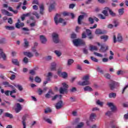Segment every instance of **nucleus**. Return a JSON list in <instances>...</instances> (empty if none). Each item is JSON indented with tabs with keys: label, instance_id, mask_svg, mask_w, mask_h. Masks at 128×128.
I'll list each match as a JSON object with an SVG mask.
<instances>
[{
	"label": "nucleus",
	"instance_id": "obj_30",
	"mask_svg": "<svg viewBox=\"0 0 128 128\" xmlns=\"http://www.w3.org/2000/svg\"><path fill=\"white\" fill-rule=\"evenodd\" d=\"M24 54L28 56V58H32L34 56V54L30 52H24Z\"/></svg>",
	"mask_w": 128,
	"mask_h": 128
},
{
	"label": "nucleus",
	"instance_id": "obj_63",
	"mask_svg": "<svg viewBox=\"0 0 128 128\" xmlns=\"http://www.w3.org/2000/svg\"><path fill=\"white\" fill-rule=\"evenodd\" d=\"M76 38V34H71V38H72L73 40H74Z\"/></svg>",
	"mask_w": 128,
	"mask_h": 128
},
{
	"label": "nucleus",
	"instance_id": "obj_24",
	"mask_svg": "<svg viewBox=\"0 0 128 128\" xmlns=\"http://www.w3.org/2000/svg\"><path fill=\"white\" fill-rule=\"evenodd\" d=\"M95 34H104V32H102L100 28H97L95 31Z\"/></svg>",
	"mask_w": 128,
	"mask_h": 128
},
{
	"label": "nucleus",
	"instance_id": "obj_56",
	"mask_svg": "<svg viewBox=\"0 0 128 128\" xmlns=\"http://www.w3.org/2000/svg\"><path fill=\"white\" fill-rule=\"evenodd\" d=\"M86 32L87 36H90V34H92V31L90 30V29H86Z\"/></svg>",
	"mask_w": 128,
	"mask_h": 128
},
{
	"label": "nucleus",
	"instance_id": "obj_54",
	"mask_svg": "<svg viewBox=\"0 0 128 128\" xmlns=\"http://www.w3.org/2000/svg\"><path fill=\"white\" fill-rule=\"evenodd\" d=\"M90 58L92 60L93 62H98V60L96 59V58L94 56H91Z\"/></svg>",
	"mask_w": 128,
	"mask_h": 128
},
{
	"label": "nucleus",
	"instance_id": "obj_21",
	"mask_svg": "<svg viewBox=\"0 0 128 128\" xmlns=\"http://www.w3.org/2000/svg\"><path fill=\"white\" fill-rule=\"evenodd\" d=\"M96 114L94 113H92L90 116V120L94 122V120H96Z\"/></svg>",
	"mask_w": 128,
	"mask_h": 128
},
{
	"label": "nucleus",
	"instance_id": "obj_12",
	"mask_svg": "<svg viewBox=\"0 0 128 128\" xmlns=\"http://www.w3.org/2000/svg\"><path fill=\"white\" fill-rule=\"evenodd\" d=\"M108 50V46L106 45H101L100 52H106Z\"/></svg>",
	"mask_w": 128,
	"mask_h": 128
},
{
	"label": "nucleus",
	"instance_id": "obj_64",
	"mask_svg": "<svg viewBox=\"0 0 128 128\" xmlns=\"http://www.w3.org/2000/svg\"><path fill=\"white\" fill-rule=\"evenodd\" d=\"M15 26H16V28H20V23L16 22V24Z\"/></svg>",
	"mask_w": 128,
	"mask_h": 128
},
{
	"label": "nucleus",
	"instance_id": "obj_31",
	"mask_svg": "<svg viewBox=\"0 0 128 128\" xmlns=\"http://www.w3.org/2000/svg\"><path fill=\"white\" fill-rule=\"evenodd\" d=\"M4 116L6 118H14V116L9 112H5Z\"/></svg>",
	"mask_w": 128,
	"mask_h": 128
},
{
	"label": "nucleus",
	"instance_id": "obj_41",
	"mask_svg": "<svg viewBox=\"0 0 128 128\" xmlns=\"http://www.w3.org/2000/svg\"><path fill=\"white\" fill-rule=\"evenodd\" d=\"M35 82H38V84H40V82H42V79L40 77L36 76L35 78Z\"/></svg>",
	"mask_w": 128,
	"mask_h": 128
},
{
	"label": "nucleus",
	"instance_id": "obj_3",
	"mask_svg": "<svg viewBox=\"0 0 128 128\" xmlns=\"http://www.w3.org/2000/svg\"><path fill=\"white\" fill-rule=\"evenodd\" d=\"M62 86L63 87L60 88L59 92L60 94H64V92H68V85L64 82L62 84Z\"/></svg>",
	"mask_w": 128,
	"mask_h": 128
},
{
	"label": "nucleus",
	"instance_id": "obj_33",
	"mask_svg": "<svg viewBox=\"0 0 128 128\" xmlns=\"http://www.w3.org/2000/svg\"><path fill=\"white\" fill-rule=\"evenodd\" d=\"M54 52L58 58H60V56H62V52H60V50H55Z\"/></svg>",
	"mask_w": 128,
	"mask_h": 128
},
{
	"label": "nucleus",
	"instance_id": "obj_11",
	"mask_svg": "<svg viewBox=\"0 0 128 128\" xmlns=\"http://www.w3.org/2000/svg\"><path fill=\"white\" fill-rule=\"evenodd\" d=\"M53 94H54L52 92V89H50L49 90L48 92L46 94L45 98H51L52 96H53Z\"/></svg>",
	"mask_w": 128,
	"mask_h": 128
},
{
	"label": "nucleus",
	"instance_id": "obj_1",
	"mask_svg": "<svg viewBox=\"0 0 128 128\" xmlns=\"http://www.w3.org/2000/svg\"><path fill=\"white\" fill-rule=\"evenodd\" d=\"M72 42L75 46H84L86 42L81 39H74Z\"/></svg>",
	"mask_w": 128,
	"mask_h": 128
},
{
	"label": "nucleus",
	"instance_id": "obj_5",
	"mask_svg": "<svg viewBox=\"0 0 128 128\" xmlns=\"http://www.w3.org/2000/svg\"><path fill=\"white\" fill-rule=\"evenodd\" d=\"M116 82L114 80H110L108 83V86L110 90H114L116 88Z\"/></svg>",
	"mask_w": 128,
	"mask_h": 128
},
{
	"label": "nucleus",
	"instance_id": "obj_57",
	"mask_svg": "<svg viewBox=\"0 0 128 128\" xmlns=\"http://www.w3.org/2000/svg\"><path fill=\"white\" fill-rule=\"evenodd\" d=\"M30 74H32V76H34V74H36V70L34 69V70H30Z\"/></svg>",
	"mask_w": 128,
	"mask_h": 128
},
{
	"label": "nucleus",
	"instance_id": "obj_4",
	"mask_svg": "<svg viewBox=\"0 0 128 128\" xmlns=\"http://www.w3.org/2000/svg\"><path fill=\"white\" fill-rule=\"evenodd\" d=\"M52 40L54 44H58L60 42V38H58V34L54 32L52 34Z\"/></svg>",
	"mask_w": 128,
	"mask_h": 128
},
{
	"label": "nucleus",
	"instance_id": "obj_13",
	"mask_svg": "<svg viewBox=\"0 0 128 128\" xmlns=\"http://www.w3.org/2000/svg\"><path fill=\"white\" fill-rule=\"evenodd\" d=\"M2 84H3V86H5L6 88V87L10 88H12V90H14V87L12 85H10V82H3Z\"/></svg>",
	"mask_w": 128,
	"mask_h": 128
},
{
	"label": "nucleus",
	"instance_id": "obj_61",
	"mask_svg": "<svg viewBox=\"0 0 128 128\" xmlns=\"http://www.w3.org/2000/svg\"><path fill=\"white\" fill-rule=\"evenodd\" d=\"M5 102L7 104V105H6V108H10L11 103L10 102H8V101H5Z\"/></svg>",
	"mask_w": 128,
	"mask_h": 128
},
{
	"label": "nucleus",
	"instance_id": "obj_16",
	"mask_svg": "<svg viewBox=\"0 0 128 128\" xmlns=\"http://www.w3.org/2000/svg\"><path fill=\"white\" fill-rule=\"evenodd\" d=\"M0 56L1 58H3L4 60H6V54L4 52V50L2 48H0Z\"/></svg>",
	"mask_w": 128,
	"mask_h": 128
},
{
	"label": "nucleus",
	"instance_id": "obj_35",
	"mask_svg": "<svg viewBox=\"0 0 128 128\" xmlns=\"http://www.w3.org/2000/svg\"><path fill=\"white\" fill-rule=\"evenodd\" d=\"M5 28L8 30H14V26H5Z\"/></svg>",
	"mask_w": 128,
	"mask_h": 128
},
{
	"label": "nucleus",
	"instance_id": "obj_39",
	"mask_svg": "<svg viewBox=\"0 0 128 128\" xmlns=\"http://www.w3.org/2000/svg\"><path fill=\"white\" fill-rule=\"evenodd\" d=\"M62 95L56 94L52 98V100H56V98H59L60 99V98H62Z\"/></svg>",
	"mask_w": 128,
	"mask_h": 128
},
{
	"label": "nucleus",
	"instance_id": "obj_52",
	"mask_svg": "<svg viewBox=\"0 0 128 128\" xmlns=\"http://www.w3.org/2000/svg\"><path fill=\"white\" fill-rule=\"evenodd\" d=\"M97 72H98L100 74H104V70L100 67L97 68Z\"/></svg>",
	"mask_w": 128,
	"mask_h": 128
},
{
	"label": "nucleus",
	"instance_id": "obj_17",
	"mask_svg": "<svg viewBox=\"0 0 128 128\" xmlns=\"http://www.w3.org/2000/svg\"><path fill=\"white\" fill-rule=\"evenodd\" d=\"M107 106H108L109 108H110V110H112V112H114V110L116 108V106L114 105V104L112 102L107 103Z\"/></svg>",
	"mask_w": 128,
	"mask_h": 128
},
{
	"label": "nucleus",
	"instance_id": "obj_2",
	"mask_svg": "<svg viewBox=\"0 0 128 128\" xmlns=\"http://www.w3.org/2000/svg\"><path fill=\"white\" fill-rule=\"evenodd\" d=\"M54 20L56 24H58V22L62 24V22H64V20L60 18V14H56L54 18Z\"/></svg>",
	"mask_w": 128,
	"mask_h": 128
},
{
	"label": "nucleus",
	"instance_id": "obj_15",
	"mask_svg": "<svg viewBox=\"0 0 128 128\" xmlns=\"http://www.w3.org/2000/svg\"><path fill=\"white\" fill-rule=\"evenodd\" d=\"M104 10H108L109 14L110 15H111L112 16H116V14L112 12V9H110L108 7H106Z\"/></svg>",
	"mask_w": 128,
	"mask_h": 128
},
{
	"label": "nucleus",
	"instance_id": "obj_8",
	"mask_svg": "<svg viewBox=\"0 0 128 128\" xmlns=\"http://www.w3.org/2000/svg\"><path fill=\"white\" fill-rule=\"evenodd\" d=\"M1 12L2 14L8 16H12V14H11L10 12H8V11L4 9L1 10Z\"/></svg>",
	"mask_w": 128,
	"mask_h": 128
},
{
	"label": "nucleus",
	"instance_id": "obj_7",
	"mask_svg": "<svg viewBox=\"0 0 128 128\" xmlns=\"http://www.w3.org/2000/svg\"><path fill=\"white\" fill-rule=\"evenodd\" d=\"M16 106L15 112L16 114H18V112H20L22 110V105L20 104V103H16Z\"/></svg>",
	"mask_w": 128,
	"mask_h": 128
},
{
	"label": "nucleus",
	"instance_id": "obj_46",
	"mask_svg": "<svg viewBox=\"0 0 128 128\" xmlns=\"http://www.w3.org/2000/svg\"><path fill=\"white\" fill-rule=\"evenodd\" d=\"M84 124L82 122H80L76 127V128H82L84 126Z\"/></svg>",
	"mask_w": 128,
	"mask_h": 128
},
{
	"label": "nucleus",
	"instance_id": "obj_36",
	"mask_svg": "<svg viewBox=\"0 0 128 128\" xmlns=\"http://www.w3.org/2000/svg\"><path fill=\"white\" fill-rule=\"evenodd\" d=\"M74 60L72 59H69L68 60V62H67V66H72V64H74Z\"/></svg>",
	"mask_w": 128,
	"mask_h": 128
},
{
	"label": "nucleus",
	"instance_id": "obj_14",
	"mask_svg": "<svg viewBox=\"0 0 128 128\" xmlns=\"http://www.w3.org/2000/svg\"><path fill=\"white\" fill-rule=\"evenodd\" d=\"M58 74H59V76H61L63 78H68V73L65 72H62L60 70H58Z\"/></svg>",
	"mask_w": 128,
	"mask_h": 128
},
{
	"label": "nucleus",
	"instance_id": "obj_25",
	"mask_svg": "<svg viewBox=\"0 0 128 128\" xmlns=\"http://www.w3.org/2000/svg\"><path fill=\"white\" fill-rule=\"evenodd\" d=\"M12 63L13 64H14L15 66H20V62H18V59H12Z\"/></svg>",
	"mask_w": 128,
	"mask_h": 128
},
{
	"label": "nucleus",
	"instance_id": "obj_19",
	"mask_svg": "<svg viewBox=\"0 0 128 128\" xmlns=\"http://www.w3.org/2000/svg\"><path fill=\"white\" fill-rule=\"evenodd\" d=\"M56 110H60V108H62V101L58 102L56 105Z\"/></svg>",
	"mask_w": 128,
	"mask_h": 128
},
{
	"label": "nucleus",
	"instance_id": "obj_29",
	"mask_svg": "<svg viewBox=\"0 0 128 128\" xmlns=\"http://www.w3.org/2000/svg\"><path fill=\"white\" fill-rule=\"evenodd\" d=\"M46 78H46L47 80L48 81L50 80V78H52V73L51 72H48Z\"/></svg>",
	"mask_w": 128,
	"mask_h": 128
},
{
	"label": "nucleus",
	"instance_id": "obj_53",
	"mask_svg": "<svg viewBox=\"0 0 128 128\" xmlns=\"http://www.w3.org/2000/svg\"><path fill=\"white\" fill-rule=\"evenodd\" d=\"M23 62L24 64H28V58L26 57H24L23 59Z\"/></svg>",
	"mask_w": 128,
	"mask_h": 128
},
{
	"label": "nucleus",
	"instance_id": "obj_59",
	"mask_svg": "<svg viewBox=\"0 0 128 128\" xmlns=\"http://www.w3.org/2000/svg\"><path fill=\"white\" fill-rule=\"evenodd\" d=\"M128 88V84L127 85H126L124 88L122 89V94H124V92H126V88Z\"/></svg>",
	"mask_w": 128,
	"mask_h": 128
},
{
	"label": "nucleus",
	"instance_id": "obj_10",
	"mask_svg": "<svg viewBox=\"0 0 128 128\" xmlns=\"http://www.w3.org/2000/svg\"><path fill=\"white\" fill-rule=\"evenodd\" d=\"M78 84H79V86H88L89 84H90V81L88 80H84V82H78Z\"/></svg>",
	"mask_w": 128,
	"mask_h": 128
},
{
	"label": "nucleus",
	"instance_id": "obj_51",
	"mask_svg": "<svg viewBox=\"0 0 128 128\" xmlns=\"http://www.w3.org/2000/svg\"><path fill=\"white\" fill-rule=\"evenodd\" d=\"M104 76L108 80H110V74L108 73L104 74Z\"/></svg>",
	"mask_w": 128,
	"mask_h": 128
},
{
	"label": "nucleus",
	"instance_id": "obj_23",
	"mask_svg": "<svg viewBox=\"0 0 128 128\" xmlns=\"http://www.w3.org/2000/svg\"><path fill=\"white\" fill-rule=\"evenodd\" d=\"M56 63L53 62L51 64L50 70H56Z\"/></svg>",
	"mask_w": 128,
	"mask_h": 128
},
{
	"label": "nucleus",
	"instance_id": "obj_26",
	"mask_svg": "<svg viewBox=\"0 0 128 128\" xmlns=\"http://www.w3.org/2000/svg\"><path fill=\"white\" fill-rule=\"evenodd\" d=\"M117 42H122V36L120 34H118Z\"/></svg>",
	"mask_w": 128,
	"mask_h": 128
},
{
	"label": "nucleus",
	"instance_id": "obj_49",
	"mask_svg": "<svg viewBox=\"0 0 128 128\" xmlns=\"http://www.w3.org/2000/svg\"><path fill=\"white\" fill-rule=\"evenodd\" d=\"M108 10H106L104 9V10L102 12V14H104V16H108Z\"/></svg>",
	"mask_w": 128,
	"mask_h": 128
},
{
	"label": "nucleus",
	"instance_id": "obj_42",
	"mask_svg": "<svg viewBox=\"0 0 128 128\" xmlns=\"http://www.w3.org/2000/svg\"><path fill=\"white\" fill-rule=\"evenodd\" d=\"M14 86L18 88V90H20V92H22V90H24V88H22V86L20 84L14 85Z\"/></svg>",
	"mask_w": 128,
	"mask_h": 128
},
{
	"label": "nucleus",
	"instance_id": "obj_18",
	"mask_svg": "<svg viewBox=\"0 0 128 128\" xmlns=\"http://www.w3.org/2000/svg\"><path fill=\"white\" fill-rule=\"evenodd\" d=\"M26 116H24L22 117V124L23 125V128H26Z\"/></svg>",
	"mask_w": 128,
	"mask_h": 128
},
{
	"label": "nucleus",
	"instance_id": "obj_60",
	"mask_svg": "<svg viewBox=\"0 0 128 128\" xmlns=\"http://www.w3.org/2000/svg\"><path fill=\"white\" fill-rule=\"evenodd\" d=\"M70 92H76V87H73L71 89H70Z\"/></svg>",
	"mask_w": 128,
	"mask_h": 128
},
{
	"label": "nucleus",
	"instance_id": "obj_50",
	"mask_svg": "<svg viewBox=\"0 0 128 128\" xmlns=\"http://www.w3.org/2000/svg\"><path fill=\"white\" fill-rule=\"evenodd\" d=\"M90 80V76L88 75L85 76L82 78L83 80Z\"/></svg>",
	"mask_w": 128,
	"mask_h": 128
},
{
	"label": "nucleus",
	"instance_id": "obj_22",
	"mask_svg": "<svg viewBox=\"0 0 128 128\" xmlns=\"http://www.w3.org/2000/svg\"><path fill=\"white\" fill-rule=\"evenodd\" d=\"M98 46L91 45L90 46V52H94V50H98Z\"/></svg>",
	"mask_w": 128,
	"mask_h": 128
},
{
	"label": "nucleus",
	"instance_id": "obj_44",
	"mask_svg": "<svg viewBox=\"0 0 128 128\" xmlns=\"http://www.w3.org/2000/svg\"><path fill=\"white\" fill-rule=\"evenodd\" d=\"M88 20L89 22H90V24H94V18H92L90 17L88 18Z\"/></svg>",
	"mask_w": 128,
	"mask_h": 128
},
{
	"label": "nucleus",
	"instance_id": "obj_27",
	"mask_svg": "<svg viewBox=\"0 0 128 128\" xmlns=\"http://www.w3.org/2000/svg\"><path fill=\"white\" fill-rule=\"evenodd\" d=\"M84 92H92V88L90 86H86L84 88Z\"/></svg>",
	"mask_w": 128,
	"mask_h": 128
},
{
	"label": "nucleus",
	"instance_id": "obj_34",
	"mask_svg": "<svg viewBox=\"0 0 128 128\" xmlns=\"http://www.w3.org/2000/svg\"><path fill=\"white\" fill-rule=\"evenodd\" d=\"M108 96L110 98H116V94L114 92L110 93Z\"/></svg>",
	"mask_w": 128,
	"mask_h": 128
},
{
	"label": "nucleus",
	"instance_id": "obj_37",
	"mask_svg": "<svg viewBox=\"0 0 128 128\" xmlns=\"http://www.w3.org/2000/svg\"><path fill=\"white\" fill-rule=\"evenodd\" d=\"M44 4H42L40 6V14H44Z\"/></svg>",
	"mask_w": 128,
	"mask_h": 128
},
{
	"label": "nucleus",
	"instance_id": "obj_20",
	"mask_svg": "<svg viewBox=\"0 0 128 128\" xmlns=\"http://www.w3.org/2000/svg\"><path fill=\"white\" fill-rule=\"evenodd\" d=\"M84 18V15H80L78 17V22L79 24H82V20Z\"/></svg>",
	"mask_w": 128,
	"mask_h": 128
},
{
	"label": "nucleus",
	"instance_id": "obj_6",
	"mask_svg": "<svg viewBox=\"0 0 128 128\" xmlns=\"http://www.w3.org/2000/svg\"><path fill=\"white\" fill-rule=\"evenodd\" d=\"M40 42L42 44H46V42H48V40L46 39V36L44 35H40Z\"/></svg>",
	"mask_w": 128,
	"mask_h": 128
},
{
	"label": "nucleus",
	"instance_id": "obj_9",
	"mask_svg": "<svg viewBox=\"0 0 128 128\" xmlns=\"http://www.w3.org/2000/svg\"><path fill=\"white\" fill-rule=\"evenodd\" d=\"M56 6V2L54 1H52V2L50 4V6L48 8L49 12H50L52 10H54V6Z\"/></svg>",
	"mask_w": 128,
	"mask_h": 128
},
{
	"label": "nucleus",
	"instance_id": "obj_45",
	"mask_svg": "<svg viewBox=\"0 0 128 128\" xmlns=\"http://www.w3.org/2000/svg\"><path fill=\"white\" fill-rule=\"evenodd\" d=\"M52 56H48L45 58V60L47 61L52 60Z\"/></svg>",
	"mask_w": 128,
	"mask_h": 128
},
{
	"label": "nucleus",
	"instance_id": "obj_43",
	"mask_svg": "<svg viewBox=\"0 0 128 128\" xmlns=\"http://www.w3.org/2000/svg\"><path fill=\"white\" fill-rule=\"evenodd\" d=\"M96 104H98V106H104V102H100V100H98L96 102Z\"/></svg>",
	"mask_w": 128,
	"mask_h": 128
},
{
	"label": "nucleus",
	"instance_id": "obj_32",
	"mask_svg": "<svg viewBox=\"0 0 128 128\" xmlns=\"http://www.w3.org/2000/svg\"><path fill=\"white\" fill-rule=\"evenodd\" d=\"M101 40H104V42H106L108 40V36L107 35H102L100 36Z\"/></svg>",
	"mask_w": 128,
	"mask_h": 128
},
{
	"label": "nucleus",
	"instance_id": "obj_48",
	"mask_svg": "<svg viewBox=\"0 0 128 128\" xmlns=\"http://www.w3.org/2000/svg\"><path fill=\"white\" fill-rule=\"evenodd\" d=\"M50 112H52V109L47 108L44 110V114H48Z\"/></svg>",
	"mask_w": 128,
	"mask_h": 128
},
{
	"label": "nucleus",
	"instance_id": "obj_62",
	"mask_svg": "<svg viewBox=\"0 0 128 128\" xmlns=\"http://www.w3.org/2000/svg\"><path fill=\"white\" fill-rule=\"evenodd\" d=\"M118 76H120V74H124V71L122 70H118L117 72Z\"/></svg>",
	"mask_w": 128,
	"mask_h": 128
},
{
	"label": "nucleus",
	"instance_id": "obj_47",
	"mask_svg": "<svg viewBox=\"0 0 128 128\" xmlns=\"http://www.w3.org/2000/svg\"><path fill=\"white\" fill-rule=\"evenodd\" d=\"M98 16L101 19V20H106V16L102 15V14H98Z\"/></svg>",
	"mask_w": 128,
	"mask_h": 128
},
{
	"label": "nucleus",
	"instance_id": "obj_38",
	"mask_svg": "<svg viewBox=\"0 0 128 128\" xmlns=\"http://www.w3.org/2000/svg\"><path fill=\"white\" fill-rule=\"evenodd\" d=\"M43 120H45V122H48V124H52V120L50 118H47L46 117L44 116L43 117Z\"/></svg>",
	"mask_w": 128,
	"mask_h": 128
},
{
	"label": "nucleus",
	"instance_id": "obj_28",
	"mask_svg": "<svg viewBox=\"0 0 128 128\" xmlns=\"http://www.w3.org/2000/svg\"><path fill=\"white\" fill-rule=\"evenodd\" d=\"M30 42L28 41L26 38L24 39V48H28V46H30L29 44Z\"/></svg>",
	"mask_w": 128,
	"mask_h": 128
},
{
	"label": "nucleus",
	"instance_id": "obj_58",
	"mask_svg": "<svg viewBox=\"0 0 128 128\" xmlns=\"http://www.w3.org/2000/svg\"><path fill=\"white\" fill-rule=\"evenodd\" d=\"M32 4H37L38 6V4H40L38 3V0H34L32 2Z\"/></svg>",
	"mask_w": 128,
	"mask_h": 128
},
{
	"label": "nucleus",
	"instance_id": "obj_40",
	"mask_svg": "<svg viewBox=\"0 0 128 128\" xmlns=\"http://www.w3.org/2000/svg\"><path fill=\"white\" fill-rule=\"evenodd\" d=\"M124 8H122L120 9H119L118 10V14H120V16H122V14H124Z\"/></svg>",
	"mask_w": 128,
	"mask_h": 128
},
{
	"label": "nucleus",
	"instance_id": "obj_55",
	"mask_svg": "<svg viewBox=\"0 0 128 128\" xmlns=\"http://www.w3.org/2000/svg\"><path fill=\"white\" fill-rule=\"evenodd\" d=\"M94 54L96 56H99L100 58H102V54L98 53L96 52H94Z\"/></svg>",
	"mask_w": 128,
	"mask_h": 128
}]
</instances>
